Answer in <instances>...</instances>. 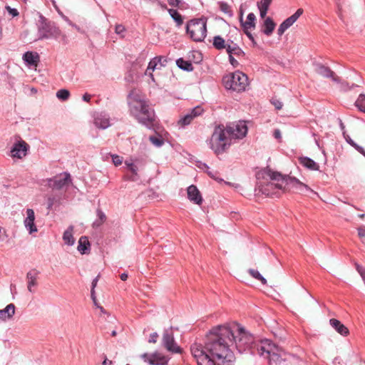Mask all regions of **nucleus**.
I'll return each mask as SVG.
<instances>
[{
	"instance_id": "51",
	"label": "nucleus",
	"mask_w": 365,
	"mask_h": 365,
	"mask_svg": "<svg viewBox=\"0 0 365 365\" xmlns=\"http://www.w3.org/2000/svg\"><path fill=\"white\" fill-rule=\"evenodd\" d=\"M271 103L277 110H280L283 106L282 103L277 98H272Z\"/></svg>"
},
{
	"instance_id": "59",
	"label": "nucleus",
	"mask_w": 365,
	"mask_h": 365,
	"mask_svg": "<svg viewBox=\"0 0 365 365\" xmlns=\"http://www.w3.org/2000/svg\"><path fill=\"white\" fill-rule=\"evenodd\" d=\"M259 10V14H260V17L262 19H264L265 18L266 15H267V13L268 11L267 9H264V8H261V7H258Z\"/></svg>"
},
{
	"instance_id": "45",
	"label": "nucleus",
	"mask_w": 365,
	"mask_h": 365,
	"mask_svg": "<svg viewBox=\"0 0 365 365\" xmlns=\"http://www.w3.org/2000/svg\"><path fill=\"white\" fill-rule=\"evenodd\" d=\"M132 173V175L129 178L130 180L135 181L138 180V168L135 165H134L129 170Z\"/></svg>"
},
{
	"instance_id": "5",
	"label": "nucleus",
	"mask_w": 365,
	"mask_h": 365,
	"mask_svg": "<svg viewBox=\"0 0 365 365\" xmlns=\"http://www.w3.org/2000/svg\"><path fill=\"white\" fill-rule=\"evenodd\" d=\"M37 40L58 39L63 36L61 31L56 23L39 14L36 22Z\"/></svg>"
},
{
	"instance_id": "27",
	"label": "nucleus",
	"mask_w": 365,
	"mask_h": 365,
	"mask_svg": "<svg viewBox=\"0 0 365 365\" xmlns=\"http://www.w3.org/2000/svg\"><path fill=\"white\" fill-rule=\"evenodd\" d=\"M240 21L243 29H255L256 26V16L253 13L247 15L246 21H244L241 16Z\"/></svg>"
},
{
	"instance_id": "34",
	"label": "nucleus",
	"mask_w": 365,
	"mask_h": 365,
	"mask_svg": "<svg viewBox=\"0 0 365 365\" xmlns=\"http://www.w3.org/2000/svg\"><path fill=\"white\" fill-rule=\"evenodd\" d=\"M168 11L172 19L175 21L176 26L180 27L183 24V18L182 15L175 9H169Z\"/></svg>"
},
{
	"instance_id": "52",
	"label": "nucleus",
	"mask_w": 365,
	"mask_h": 365,
	"mask_svg": "<svg viewBox=\"0 0 365 365\" xmlns=\"http://www.w3.org/2000/svg\"><path fill=\"white\" fill-rule=\"evenodd\" d=\"M358 235L361 238L362 242H365V227H360L357 229Z\"/></svg>"
},
{
	"instance_id": "43",
	"label": "nucleus",
	"mask_w": 365,
	"mask_h": 365,
	"mask_svg": "<svg viewBox=\"0 0 365 365\" xmlns=\"http://www.w3.org/2000/svg\"><path fill=\"white\" fill-rule=\"evenodd\" d=\"M150 142L157 147H160L163 145L164 140L161 138L151 135L149 138Z\"/></svg>"
},
{
	"instance_id": "57",
	"label": "nucleus",
	"mask_w": 365,
	"mask_h": 365,
	"mask_svg": "<svg viewBox=\"0 0 365 365\" xmlns=\"http://www.w3.org/2000/svg\"><path fill=\"white\" fill-rule=\"evenodd\" d=\"M246 36L249 38V39L252 42L254 45L256 44L255 40L252 34L249 31V29H243Z\"/></svg>"
},
{
	"instance_id": "9",
	"label": "nucleus",
	"mask_w": 365,
	"mask_h": 365,
	"mask_svg": "<svg viewBox=\"0 0 365 365\" xmlns=\"http://www.w3.org/2000/svg\"><path fill=\"white\" fill-rule=\"evenodd\" d=\"M267 173L272 180L281 182V184L283 185L282 190L283 192H288L292 190L294 191L297 188V182H300L296 178L282 175L280 173L272 171L271 170H268Z\"/></svg>"
},
{
	"instance_id": "6",
	"label": "nucleus",
	"mask_w": 365,
	"mask_h": 365,
	"mask_svg": "<svg viewBox=\"0 0 365 365\" xmlns=\"http://www.w3.org/2000/svg\"><path fill=\"white\" fill-rule=\"evenodd\" d=\"M282 349L269 339H263L257 346V354L269 360V364L277 365L282 361Z\"/></svg>"
},
{
	"instance_id": "30",
	"label": "nucleus",
	"mask_w": 365,
	"mask_h": 365,
	"mask_svg": "<svg viewBox=\"0 0 365 365\" xmlns=\"http://www.w3.org/2000/svg\"><path fill=\"white\" fill-rule=\"evenodd\" d=\"M230 41H225L220 36H215L213 38V46L217 50H227V46H229Z\"/></svg>"
},
{
	"instance_id": "33",
	"label": "nucleus",
	"mask_w": 365,
	"mask_h": 365,
	"mask_svg": "<svg viewBox=\"0 0 365 365\" xmlns=\"http://www.w3.org/2000/svg\"><path fill=\"white\" fill-rule=\"evenodd\" d=\"M96 215L97 219L93 222L92 225L93 228H98L101 227L106 222L107 218L105 213L101 209H97Z\"/></svg>"
},
{
	"instance_id": "39",
	"label": "nucleus",
	"mask_w": 365,
	"mask_h": 365,
	"mask_svg": "<svg viewBox=\"0 0 365 365\" xmlns=\"http://www.w3.org/2000/svg\"><path fill=\"white\" fill-rule=\"evenodd\" d=\"M56 96L59 100L66 101L70 96V93L66 89H61L57 91Z\"/></svg>"
},
{
	"instance_id": "38",
	"label": "nucleus",
	"mask_w": 365,
	"mask_h": 365,
	"mask_svg": "<svg viewBox=\"0 0 365 365\" xmlns=\"http://www.w3.org/2000/svg\"><path fill=\"white\" fill-rule=\"evenodd\" d=\"M356 106L362 112L365 111V95L361 93L355 102Z\"/></svg>"
},
{
	"instance_id": "44",
	"label": "nucleus",
	"mask_w": 365,
	"mask_h": 365,
	"mask_svg": "<svg viewBox=\"0 0 365 365\" xmlns=\"http://www.w3.org/2000/svg\"><path fill=\"white\" fill-rule=\"evenodd\" d=\"M355 267L365 284V267L361 266L358 263H355Z\"/></svg>"
},
{
	"instance_id": "62",
	"label": "nucleus",
	"mask_w": 365,
	"mask_h": 365,
	"mask_svg": "<svg viewBox=\"0 0 365 365\" xmlns=\"http://www.w3.org/2000/svg\"><path fill=\"white\" fill-rule=\"evenodd\" d=\"M91 96L88 94V93H85L83 96V100L86 102H89L90 100H91Z\"/></svg>"
},
{
	"instance_id": "10",
	"label": "nucleus",
	"mask_w": 365,
	"mask_h": 365,
	"mask_svg": "<svg viewBox=\"0 0 365 365\" xmlns=\"http://www.w3.org/2000/svg\"><path fill=\"white\" fill-rule=\"evenodd\" d=\"M162 345L167 351L173 354H181L182 351V348L175 342L172 328L164 330Z\"/></svg>"
},
{
	"instance_id": "40",
	"label": "nucleus",
	"mask_w": 365,
	"mask_h": 365,
	"mask_svg": "<svg viewBox=\"0 0 365 365\" xmlns=\"http://www.w3.org/2000/svg\"><path fill=\"white\" fill-rule=\"evenodd\" d=\"M220 9L221 11H222L225 14H228L230 16H232V12L230 6L223 1H221L219 3Z\"/></svg>"
},
{
	"instance_id": "26",
	"label": "nucleus",
	"mask_w": 365,
	"mask_h": 365,
	"mask_svg": "<svg viewBox=\"0 0 365 365\" xmlns=\"http://www.w3.org/2000/svg\"><path fill=\"white\" fill-rule=\"evenodd\" d=\"M276 26V24L274 22L271 17H267L264 21L262 29V32L267 36H269L273 33Z\"/></svg>"
},
{
	"instance_id": "12",
	"label": "nucleus",
	"mask_w": 365,
	"mask_h": 365,
	"mask_svg": "<svg viewBox=\"0 0 365 365\" xmlns=\"http://www.w3.org/2000/svg\"><path fill=\"white\" fill-rule=\"evenodd\" d=\"M70 182H71V175L66 172L48 179L49 187L56 190H61L68 186Z\"/></svg>"
},
{
	"instance_id": "8",
	"label": "nucleus",
	"mask_w": 365,
	"mask_h": 365,
	"mask_svg": "<svg viewBox=\"0 0 365 365\" xmlns=\"http://www.w3.org/2000/svg\"><path fill=\"white\" fill-rule=\"evenodd\" d=\"M222 82L227 89L241 92L248 86V77L244 73L237 71L224 76Z\"/></svg>"
},
{
	"instance_id": "60",
	"label": "nucleus",
	"mask_w": 365,
	"mask_h": 365,
	"mask_svg": "<svg viewBox=\"0 0 365 365\" xmlns=\"http://www.w3.org/2000/svg\"><path fill=\"white\" fill-rule=\"evenodd\" d=\"M98 279H99V275H98L96 278H94V279H93V282H92V286H91V289H95V287H96V285H97V283H98Z\"/></svg>"
},
{
	"instance_id": "21",
	"label": "nucleus",
	"mask_w": 365,
	"mask_h": 365,
	"mask_svg": "<svg viewBox=\"0 0 365 365\" xmlns=\"http://www.w3.org/2000/svg\"><path fill=\"white\" fill-rule=\"evenodd\" d=\"M26 215H27V217L24 220L25 227L29 230V233L36 232L37 229L34 224V220H35L34 211L32 209H27Z\"/></svg>"
},
{
	"instance_id": "46",
	"label": "nucleus",
	"mask_w": 365,
	"mask_h": 365,
	"mask_svg": "<svg viewBox=\"0 0 365 365\" xmlns=\"http://www.w3.org/2000/svg\"><path fill=\"white\" fill-rule=\"evenodd\" d=\"M154 58H155V61L157 62L158 65L160 66H159L160 68L162 66H165V65L167 63L166 57L160 56H156Z\"/></svg>"
},
{
	"instance_id": "1",
	"label": "nucleus",
	"mask_w": 365,
	"mask_h": 365,
	"mask_svg": "<svg viewBox=\"0 0 365 365\" xmlns=\"http://www.w3.org/2000/svg\"><path fill=\"white\" fill-rule=\"evenodd\" d=\"M233 333L231 327L218 325L206 335L204 346L195 343L190 351L197 365H233L235 357L230 349Z\"/></svg>"
},
{
	"instance_id": "15",
	"label": "nucleus",
	"mask_w": 365,
	"mask_h": 365,
	"mask_svg": "<svg viewBox=\"0 0 365 365\" xmlns=\"http://www.w3.org/2000/svg\"><path fill=\"white\" fill-rule=\"evenodd\" d=\"M203 111V108L200 106L193 108L187 114L178 120V125L181 128H185L190 125L195 118L201 115Z\"/></svg>"
},
{
	"instance_id": "16",
	"label": "nucleus",
	"mask_w": 365,
	"mask_h": 365,
	"mask_svg": "<svg viewBox=\"0 0 365 365\" xmlns=\"http://www.w3.org/2000/svg\"><path fill=\"white\" fill-rule=\"evenodd\" d=\"M304 10L302 9H298L296 12L289 18L286 19L279 26L277 29V34L279 36H282L287 29H288L302 15Z\"/></svg>"
},
{
	"instance_id": "55",
	"label": "nucleus",
	"mask_w": 365,
	"mask_h": 365,
	"mask_svg": "<svg viewBox=\"0 0 365 365\" xmlns=\"http://www.w3.org/2000/svg\"><path fill=\"white\" fill-rule=\"evenodd\" d=\"M125 30V27L121 24H118L115 26V31L118 34H123Z\"/></svg>"
},
{
	"instance_id": "13",
	"label": "nucleus",
	"mask_w": 365,
	"mask_h": 365,
	"mask_svg": "<svg viewBox=\"0 0 365 365\" xmlns=\"http://www.w3.org/2000/svg\"><path fill=\"white\" fill-rule=\"evenodd\" d=\"M141 359L150 365H168V359L161 353L153 354L144 353L140 356Z\"/></svg>"
},
{
	"instance_id": "25",
	"label": "nucleus",
	"mask_w": 365,
	"mask_h": 365,
	"mask_svg": "<svg viewBox=\"0 0 365 365\" xmlns=\"http://www.w3.org/2000/svg\"><path fill=\"white\" fill-rule=\"evenodd\" d=\"M94 124L98 128L106 129L110 125L109 118L105 114L98 113L94 118Z\"/></svg>"
},
{
	"instance_id": "24",
	"label": "nucleus",
	"mask_w": 365,
	"mask_h": 365,
	"mask_svg": "<svg viewBox=\"0 0 365 365\" xmlns=\"http://www.w3.org/2000/svg\"><path fill=\"white\" fill-rule=\"evenodd\" d=\"M329 324L342 336H347L349 333L348 328L336 319H331Z\"/></svg>"
},
{
	"instance_id": "23",
	"label": "nucleus",
	"mask_w": 365,
	"mask_h": 365,
	"mask_svg": "<svg viewBox=\"0 0 365 365\" xmlns=\"http://www.w3.org/2000/svg\"><path fill=\"white\" fill-rule=\"evenodd\" d=\"M16 307L14 304H8L4 309L0 310V320L6 322L10 319L15 314Z\"/></svg>"
},
{
	"instance_id": "22",
	"label": "nucleus",
	"mask_w": 365,
	"mask_h": 365,
	"mask_svg": "<svg viewBox=\"0 0 365 365\" xmlns=\"http://www.w3.org/2000/svg\"><path fill=\"white\" fill-rule=\"evenodd\" d=\"M23 60L29 66H36L39 62V55L36 52L27 51L23 55Z\"/></svg>"
},
{
	"instance_id": "3",
	"label": "nucleus",
	"mask_w": 365,
	"mask_h": 365,
	"mask_svg": "<svg viewBox=\"0 0 365 365\" xmlns=\"http://www.w3.org/2000/svg\"><path fill=\"white\" fill-rule=\"evenodd\" d=\"M231 329L233 333V336H231L232 345L235 344L239 353L250 351L252 354H257V346L260 341H257L252 334L239 324L234 325Z\"/></svg>"
},
{
	"instance_id": "11",
	"label": "nucleus",
	"mask_w": 365,
	"mask_h": 365,
	"mask_svg": "<svg viewBox=\"0 0 365 365\" xmlns=\"http://www.w3.org/2000/svg\"><path fill=\"white\" fill-rule=\"evenodd\" d=\"M225 128L231 140L241 139L244 138L247 133V127L245 121L230 123L225 127Z\"/></svg>"
},
{
	"instance_id": "48",
	"label": "nucleus",
	"mask_w": 365,
	"mask_h": 365,
	"mask_svg": "<svg viewBox=\"0 0 365 365\" xmlns=\"http://www.w3.org/2000/svg\"><path fill=\"white\" fill-rule=\"evenodd\" d=\"M148 71H154L155 69H159L160 67H158V65L157 63V62L155 61V58H153L148 63Z\"/></svg>"
},
{
	"instance_id": "14",
	"label": "nucleus",
	"mask_w": 365,
	"mask_h": 365,
	"mask_svg": "<svg viewBox=\"0 0 365 365\" xmlns=\"http://www.w3.org/2000/svg\"><path fill=\"white\" fill-rule=\"evenodd\" d=\"M313 66L314 72L318 75L324 78H331L334 82L336 83L340 82L339 77H338L336 73L330 69L329 67L319 62H314Z\"/></svg>"
},
{
	"instance_id": "47",
	"label": "nucleus",
	"mask_w": 365,
	"mask_h": 365,
	"mask_svg": "<svg viewBox=\"0 0 365 365\" xmlns=\"http://www.w3.org/2000/svg\"><path fill=\"white\" fill-rule=\"evenodd\" d=\"M272 0H261V1L257 2V7H261L269 10V7L272 3Z\"/></svg>"
},
{
	"instance_id": "64",
	"label": "nucleus",
	"mask_w": 365,
	"mask_h": 365,
	"mask_svg": "<svg viewBox=\"0 0 365 365\" xmlns=\"http://www.w3.org/2000/svg\"><path fill=\"white\" fill-rule=\"evenodd\" d=\"M120 277L122 281H125L128 279V274L125 272L122 273Z\"/></svg>"
},
{
	"instance_id": "56",
	"label": "nucleus",
	"mask_w": 365,
	"mask_h": 365,
	"mask_svg": "<svg viewBox=\"0 0 365 365\" xmlns=\"http://www.w3.org/2000/svg\"><path fill=\"white\" fill-rule=\"evenodd\" d=\"M168 2L169 4V5L173 7H179L182 1L181 0H168Z\"/></svg>"
},
{
	"instance_id": "41",
	"label": "nucleus",
	"mask_w": 365,
	"mask_h": 365,
	"mask_svg": "<svg viewBox=\"0 0 365 365\" xmlns=\"http://www.w3.org/2000/svg\"><path fill=\"white\" fill-rule=\"evenodd\" d=\"M199 168H200L201 169L204 170L210 178H213L215 180H217V178L216 177L217 172L211 171L210 170L209 166L207 164L202 163L200 166H199Z\"/></svg>"
},
{
	"instance_id": "28",
	"label": "nucleus",
	"mask_w": 365,
	"mask_h": 365,
	"mask_svg": "<svg viewBox=\"0 0 365 365\" xmlns=\"http://www.w3.org/2000/svg\"><path fill=\"white\" fill-rule=\"evenodd\" d=\"M226 51L229 55H235L237 57L245 55V52L232 41H230L229 46H227Z\"/></svg>"
},
{
	"instance_id": "31",
	"label": "nucleus",
	"mask_w": 365,
	"mask_h": 365,
	"mask_svg": "<svg viewBox=\"0 0 365 365\" xmlns=\"http://www.w3.org/2000/svg\"><path fill=\"white\" fill-rule=\"evenodd\" d=\"M90 242L86 236H82L78 240V250L81 254H86L90 250Z\"/></svg>"
},
{
	"instance_id": "61",
	"label": "nucleus",
	"mask_w": 365,
	"mask_h": 365,
	"mask_svg": "<svg viewBox=\"0 0 365 365\" xmlns=\"http://www.w3.org/2000/svg\"><path fill=\"white\" fill-rule=\"evenodd\" d=\"M274 137L276 139H279L281 138V132H280L279 130H278V129L274 130Z\"/></svg>"
},
{
	"instance_id": "20",
	"label": "nucleus",
	"mask_w": 365,
	"mask_h": 365,
	"mask_svg": "<svg viewBox=\"0 0 365 365\" xmlns=\"http://www.w3.org/2000/svg\"><path fill=\"white\" fill-rule=\"evenodd\" d=\"M187 197L190 201L197 205H200L202 202L200 192L195 185H192L187 187Z\"/></svg>"
},
{
	"instance_id": "42",
	"label": "nucleus",
	"mask_w": 365,
	"mask_h": 365,
	"mask_svg": "<svg viewBox=\"0 0 365 365\" xmlns=\"http://www.w3.org/2000/svg\"><path fill=\"white\" fill-rule=\"evenodd\" d=\"M344 138H345L346 141L349 144L351 145L352 147H354V148H356V150H362V147L359 146V145H357L351 138L349 135H348L346 133V131H344Z\"/></svg>"
},
{
	"instance_id": "53",
	"label": "nucleus",
	"mask_w": 365,
	"mask_h": 365,
	"mask_svg": "<svg viewBox=\"0 0 365 365\" xmlns=\"http://www.w3.org/2000/svg\"><path fill=\"white\" fill-rule=\"evenodd\" d=\"M158 338V334L157 332H153L150 334V338L148 339V342L149 343H156L157 342V339Z\"/></svg>"
},
{
	"instance_id": "4",
	"label": "nucleus",
	"mask_w": 365,
	"mask_h": 365,
	"mask_svg": "<svg viewBox=\"0 0 365 365\" xmlns=\"http://www.w3.org/2000/svg\"><path fill=\"white\" fill-rule=\"evenodd\" d=\"M231 138L223 125H219L215 128L212 134L209 145L210 148L216 155H220L225 152L231 145Z\"/></svg>"
},
{
	"instance_id": "2",
	"label": "nucleus",
	"mask_w": 365,
	"mask_h": 365,
	"mask_svg": "<svg viewBox=\"0 0 365 365\" xmlns=\"http://www.w3.org/2000/svg\"><path fill=\"white\" fill-rule=\"evenodd\" d=\"M127 101L130 115L140 123L146 126L153 124L155 117L154 110L139 91L131 90L128 95Z\"/></svg>"
},
{
	"instance_id": "18",
	"label": "nucleus",
	"mask_w": 365,
	"mask_h": 365,
	"mask_svg": "<svg viewBox=\"0 0 365 365\" xmlns=\"http://www.w3.org/2000/svg\"><path fill=\"white\" fill-rule=\"evenodd\" d=\"M282 184H281V182H269L266 184L265 185H262L259 190L260 192L266 195V196H273L276 195L278 197L279 195V190H282Z\"/></svg>"
},
{
	"instance_id": "7",
	"label": "nucleus",
	"mask_w": 365,
	"mask_h": 365,
	"mask_svg": "<svg viewBox=\"0 0 365 365\" xmlns=\"http://www.w3.org/2000/svg\"><path fill=\"white\" fill-rule=\"evenodd\" d=\"M186 33L196 42L202 41L207 36V21L205 19H193L186 25Z\"/></svg>"
},
{
	"instance_id": "35",
	"label": "nucleus",
	"mask_w": 365,
	"mask_h": 365,
	"mask_svg": "<svg viewBox=\"0 0 365 365\" xmlns=\"http://www.w3.org/2000/svg\"><path fill=\"white\" fill-rule=\"evenodd\" d=\"M294 191L304 195H307V192H311L314 195H318V194L312 190L307 185H305L302 182H297V188Z\"/></svg>"
},
{
	"instance_id": "32",
	"label": "nucleus",
	"mask_w": 365,
	"mask_h": 365,
	"mask_svg": "<svg viewBox=\"0 0 365 365\" xmlns=\"http://www.w3.org/2000/svg\"><path fill=\"white\" fill-rule=\"evenodd\" d=\"M73 227L70 226L68 228L63 232V240L65 244L71 246L74 244L75 240L73 236Z\"/></svg>"
},
{
	"instance_id": "17",
	"label": "nucleus",
	"mask_w": 365,
	"mask_h": 365,
	"mask_svg": "<svg viewBox=\"0 0 365 365\" xmlns=\"http://www.w3.org/2000/svg\"><path fill=\"white\" fill-rule=\"evenodd\" d=\"M29 149V145L24 140H20L13 145L11 155L12 158L21 159L26 155Z\"/></svg>"
},
{
	"instance_id": "49",
	"label": "nucleus",
	"mask_w": 365,
	"mask_h": 365,
	"mask_svg": "<svg viewBox=\"0 0 365 365\" xmlns=\"http://www.w3.org/2000/svg\"><path fill=\"white\" fill-rule=\"evenodd\" d=\"M111 157H112V161L115 166H118V165H120L122 164L123 158L121 157H120L119 155H111Z\"/></svg>"
},
{
	"instance_id": "29",
	"label": "nucleus",
	"mask_w": 365,
	"mask_h": 365,
	"mask_svg": "<svg viewBox=\"0 0 365 365\" xmlns=\"http://www.w3.org/2000/svg\"><path fill=\"white\" fill-rule=\"evenodd\" d=\"M299 163L304 167L311 170H319V165L314 162L312 159L308 157H301L299 158Z\"/></svg>"
},
{
	"instance_id": "63",
	"label": "nucleus",
	"mask_w": 365,
	"mask_h": 365,
	"mask_svg": "<svg viewBox=\"0 0 365 365\" xmlns=\"http://www.w3.org/2000/svg\"><path fill=\"white\" fill-rule=\"evenodd\" d=\"M125 165L127 166V168L130 170V168H132L135 164L133 162H129L126 160L125 162Z\"/></svg>"
},
{
	"instance_id": "58",
	"label": "nucleus",
	"mask_w": 365,
	"mask_h": 365,
	"mask_svg": "<svg viewBox=\"0 0 365 365\" xmlns=\"http://www.w3.org/2000/svg\"><path fill=\"white\" fill-rule=\"evenodd\" d=\"M229 61L234 67H237L239 65L238 61L233 57L232 55H229Z\"/></svg>"
},
{
	"instance_id": "54",
	"label": "nucleus",
	"mask_w": 365,
	"mask_h": 365,
	"mask_svg": "<svg viewBox=\"0 0 365 365\" xmlns=\"http://www.w3.org/2000/svg\"><path fill=\"white\" fill-rule=\"evenodd\" d=\"M56 202V197H49L48 198V206H47V208L48 210H51L52 208V207L53 206V205L55 204Z\"/></svg>"
},
{
	"instance_id": "19",
	"label": "nucleus",
	"mask_w": 365,
	"mask_h": 365,
	"mask_svg": "<svg viewBox=\"0 0 365 365\" xmlns=\"http://www.w3.org/2000/svg\"><path fill=\"white\" fill-rule=\"evenodd\" d=\"M40 272L36 269H31L26 274V280H27V289L28 291L31 293H34L35 290L34 287L38 286L37 279L38 278Z\"/></svg>"
},
{
	"instance_id": "37",
	"label": "nucleus",
	"mask_w": 365,
	"mask_h": 365,
	"mask_svg": "<svg viewBox=\"0 0 365 365\" xmlns=\"http://www.w3.org/2000/svg\"><path fill=\"white\" fill-rule=\"evenodd\" d=\"M247 272L253 278L260 281L262 284H267V279L257 270L249 269Z\"/></svg>"
},
{
	"instance_id": "36",
	"label": "nucleus",
	"mask_w": 365,
	"mask_h": 365,
	"mask_svg": "<svg viewBox=\"0 0 365 365\" xmlns=\"http://www.w3.org/2000/svg\"><path fill=\"white\" fill-rule=\"evenodd\" d=\"M177 66L180 68L186 71H192L193 70V66L189 61H185L180 58L176 61Z\"/></svg>"
},
{
	"instance_id": "50",
	"label": "nucleus",
	"mask_w": 365,
	"mask_h": 365,
	"mask_svg": "<svg viewBox=\"0 0 365 365\" xmlns=\"http://www.w3.org/2000/svg\"><path fill=\"white\" fill-rule=\"evenodd\" d=\"M5 9L9 12L10 15H11L13 17H16L19 16V13L16 9L11 8L9 6H6Z\"/></svg>"
}]
</instances>
